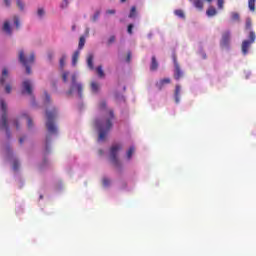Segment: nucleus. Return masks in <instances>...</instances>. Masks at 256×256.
Wrapping results in <instances>:
<instances>
[{"label": "nucleus", "instance_id": "nucleus-1", "mask_svg": "<svg viewBox=\"0 0 256 256\" xmlns=\"http://www.w3.org/2000/svg\"><path fill=\"white\" fill-rule=\"evenodd\" d=\"M104 113V118L102 120H96L95 122L99 131L98 141H105L113 127V120L115 119V112H113V109L105 110Z\"/></svg>", "mask_w": 256, "mask_h": 256}, {"label": "nucleus", "instance_id": "nucleus-2", "mask_svg": "<svg viewBox=\"0 0 256 256\" xmlns=\"http://www.w3.org/2000/svg\"><path fill=\"white\" fill-rule=\"evenodd\" d=\"M55 117H57V110L46 111V129L50 135H57V125H55Z\"/></svg>", "mask_w": 256, "mask_h": 256}, {"label": "nucleus", "instance_id": "nucleus-3", "mask_svg": "<svg viewBox=\"0 0 256 256\" xmlns=\"http://www.w3.org/2000/svg\"><path fill=\"white\" fill-rule=\"evenodd\" d=\"M1 109H2V122L0 123V129H5L8 137H11V132L9 130V123L7 122V104L5 100L0 101Z\"/></svg>", "mask_w": 256, "mask_h": 256}, {"label": "nucleus", "instance_id": "nucleus-4", "mask_svg": "<svg viewBox=\"0 0 256 256\" xmlns=\"http://www.w3.org/2000/svg\"><path fill=\"white\" fill-rule=\"evenodd\" d=\"M19 61L26 68L27 75H31V67L29 65L35 62V54H31L29 58H26L25 52L22 50L19 52Z\"/></svg>", "mask_w": 256, "mask_h": 256}, {"label": "nucleus", "instance_id": "nucleus-5", "mask_svg": "<svg viewBox=\"0 0 256 256\" xmlns=\"http://www.w3.org/2000/svg\"><path fill=\"white\" fill-rule=\"evenodd\" d=\"M121 149V144H114L110 148V159L115 167H121V162H119V158H117V155Z\"/></svg>", "mask_w": 256, "mask_h": 256}, {"label": "nucleus", "instance_id": "nucleus-6", "mask_svg": "<svg viewBox=\"0 0 256 256\" xmlns=\"http://www.w3.org/2000/svg\"><path fill=\"white\" fill-rule=\"evenodd\" d=\"M77 91L79 97H83V84L77 83V75H72V85L67 92V95H73V92Z\"/></svg>", "mask_w": 256, "mask_h": 256}, {"label": "nucleus", "instance_id": "nucleus-7", "mask_svg": "<svg viewBox=\"0 0 256 256\" xmlns=\"http://www.w3.org/2000/svg\"><path fill=\"white\" fill-rule=\"evenodd\" d=\"M249 40H244L242 42L241 51L243 55H247L249 53V49H251V45L255 43L256 35L254 31L249 32Z\"/></svg>", "mask_w": 256, "mask_h": 256}, {"label": "nucleus", "instance_id": "nucleus-8", "mask_svg": "<svg viewBox=\"0 0 256 256\" xmlns=\"http://www.w3.org/2000/svg\"><path fill=\"white\" fill-rule=\"evenodd\" d=\"M173 63H174V79L176 81H179L183 77V70H181V66L179 65V62L177 61V55H172Z\"/></svg>", "mask_w": 256, "mask_h": 256}, {"label": "nucleus", "instance_id": "nucleus-9", "mask_svg": "<svg viewBox=\"0 0 256 256\" xmlns=\"http://www.w3.org/2000/svg\"><path fill=\"white\" fill-rule=\"evenodd\" d=\"M230 43H231V31H226L222 34L220 45L221 47H229Z\"/></svg>", "mask_w": 256, "mask_h": 256}, {"label": "nucleus", "instance_id": "nucleus-10", "mask_svg": "<svg viewBox=\"0 0 256 256\" xmlns=\"http://www.w3.org/2000/svg\"><path fill=\"white\" fill-rule=\"evenodd\" d=\"M22 87H23L22 93H27V95H33V88L31 85V80H25L22 83Z\"/></svg>", "mask_w": 256, "mask_h": 256}, {"label": "nucleus", "instance_id": "nucleus-11", "mask_svg": "<svg viewBox=\"0 0 256 256\" xmlns=\"http://www.w3.org/2000/svg\"><path fill=\"white\" fill-rule=\"evenodd\" d=\"M180 95H181V86L176 85L175 92H174V99H175V103L177 104L181 101Z\"/></svg>", "mask_w": 256, "mask_h": 256}, {"label": "nucleus", "instance_id": "nucleus-12", "mask_svg": "<svg viewBox=\"0 0 256 256\" xmlns=\"http://www.w3.org/2000/svg\"><path fill=\"white\" fill-rule=\"evenodd\" d=\"M157 69H159V62H157V58L155 56H152L150 71H157Z\"/></svg>", "mask_w": 256, "mask_h": 256}, {"label": "nucleus", "instance_id": "nucleus-13", "mask_svg": "<svg viewBox=\"0 0 256 256\" xmlns=\"http://www.w3.org/2000/svg\"><path fill=\"white\" fill-rule=\"evenodd\" d=\"M93 53L88 54L87 56V65L89 67V69H91V71H93V69H95V66L93 65Z\"/></svg>", "mask_w": 256, "mask_h": 256}, {"label": "nucleus", "instance_id": "nucleus-14", "mask_svg": "<svg viewBox=\"0 0 256 256\" xmlns=\"http://www.w3.org/2000/svg\"><path fill=\"white\" fill-rule=\"evenodd\" d=\"M207 17H215L217 15V9L213 6H209V8L206 11Z\"/></svg>", "mask_w": 256, "mask_h": 256}, {"label": "nucleus", "instance_id": "nucleus-15", "mask_svg": "<svg viewBox=\"0 0 256 256\" xmlns=\"http://www.w3.org/2000/svg\"><path fill=\"white\" fill-rule=\"evenodd\" d=\"M79 55H81V50H76L72 55V65H77V61H79Z\"/></svg>", "mask_w": 256, "mask_h": 256}, {"label": "nucleus", "instance_id": "nucleus-16", "mask_svg": "<svg viewBox=\"0 0 256 256\" xmlns=\"http://www.w3.org/2000/svg\"><path fill=\"white\" fill-rule=\"evenodd\" d=\"M3 31L7 33V35H11L12 30H11V24H9V21H5L3 25Z\"/></svg>", "mask_w": 256, "mask_h": 256}, {"label": "nucleus", "instance_id": "nucleus-17", "mask_svg": "<svg viewBox=\"0 0 256 256\" xmlns=\"http://www.w3.org/2000/svg\"><path fill=\"white\" fill-rule=\"evenodd\" d=\"M196 9L203 10V0H190Z\"/></svg>", "mask_w": 256, "mask_h": 256}, {"label": "nucleus", "instance_id": "nucleus-18", "mask_svg": "<svg viewBox=\"0 0 256 256\" xmlns=\"http://www.w3.org/2000/svg\"><path fill=\"white\" fill-rule=\"evenodd\" d=\"M8 75H9V72L7 71L6 68H4L2 70V78L0 79L1 85H5V79H7Z\"/></svg>", "mask_w": 256, "mask_h": 256}, {"label": "nucleus", "instance_id": "nucleus-19", "mask_svg": "<svg viewBox=\"0 0 256 256\" xmlns=\"http://www.w3.org/2000/svg\"><path fill=\"white\" fill-rule=\"evenodd\" d=\"M255 3L256 0H248V7L252 13H255Z\"/></svg>", "mask_w": 256, "mask_h": 256}, {"label": "nucleus", "instance_id": "nucleus-20", "mask_svg": "<svg viewBox=\"0 0 256 256\" xmlns=\"http://www.w3.org/2000/svg\"><path fill=\"white\" fill-rule=\"evenodd\" d=\"M85 47V36H81L78 44V51H81Z\"/></svg>", "mask_w": 256, "mask_h": 256}, {"label": "nucleus", "instance_id": "nucleus-21", "mask_svg": "<svg viewBox=\"0 0 256 256\" xmlns=\"http://www.w3.org/2000/svg\"><path fill=\"white\" fill-rule=\"evenodd\" d=\"M96 72L98 74V77H100V78L105 77V72L103 71V66H98L96 68Z\"/></svg>", "mask_w": 256, "mask_h": 256}, {"label": "nucleus", "instance_id": "nucleus-22", "mask_svg": "<svg viewBox=\"0 0 256 256\" xmlns=\"http://www.w3.org/2000/svg\"><path fill=\"white\" fill-rule=\"evenodd\" d=\"M91 90L93 93H98L99 92V84L97 82H92Z\"/></svg>", "mask_w": 256, "mask_h": 256}, {"label": "nucleus", "instance_id": "nucleus-23", "mask_svg": "<svg viewBox=\"0 0 256 256\" xmlns=\"http://www.w3.org/2000/svg\"><path fill=\"white\" fill-rule=\"evenodd\" d=\"M134 153H135V147L131 146L127 151V159L130 160L133 157Z\"/></svg>", "mask_w": 256, "mask_h": 256}, {"label": "nucleus", "instance_id": "nucleus-24", "mask_svg": "<svg viewBox=\"0 0 256 256\" xmlns=\"http://www.w3.org/2000/svg\"><path fill=\"white\" fill-rule=\"evenodd\" d=\"M169 83H171V78H164L160 80V83H159L160 89L161 87H163V85H169Z\"/></svg>", "mask_w": 256, "mask_h": 256}, {"label": "nucleus", "instance_id": "nucleus-25", "mask_svg": "<svg viewBox=\"0 0 256 256\" xmlns=\"http://www.w3.org/2000/svg\"><path fill=\"white\" fill-rule=\"evenodd\" d=\"M136 15H137V8L135 6H132L130 10L129 18L133 19V17H136Z\"/></svg>", "mask_w": 256, "mask_h": 256}, {"label": "nucleus", "instance_id": "nucleus-26", "mask_svg": "<svg viewBox=\"0 0 256 256\" xmlns=\"http://www.w3.org/2000/svg\"><path fill=\"white\" fill-rule=\"evenodd\" d=\"M174 15L180 17V19H185V13L183 12V10H175Z\"/></svg>", "mask_w": 256, "mask_h": 256}, {"label": "nucleus", "instance_id": "nucleus-27", "mask_svg": "<svg viewBox=\"0 0 256 256\" xmlns=\"http://www.w3.org/2000/svg\"><path fill=\"white\" fill-rule=\"evenodd\" d=\"M19 166H20L19 160L14 159L13 162H12L13 170H14V171H19Z\"/></svg>", "mask_w": 256, "mask_h": 256}, {"label": "nucleus", "instance_id": "nucleus-28", "mask_svg": "<svg viewBox=\"0 0 256 256\" xmlns=\"http://www.w3.org/2000/svg\"><path fill=\"white\" fill-rule=\"evenodd\" d=\"M16 5L20 9V11H24L25 9V4L21 0H16Z\"/></svg>", "mask_w": 256, "mask_h": 256}, {"label": "nucleus", "instance_id": "nucleus-29", "mask_svg": "<svg viewBox=\"0 0 256 256\" xmlns=\"http://www.w3.org/2000/svg\"><path fill=\"white\" fill-rule=\"evenodd\" d=\"M115 41H116V37H115V35H112V36L109 37V39L107 41V45L108 46L113 45V43H115Z\"/></svg>", "mask_w": 256, "mask_h": 256}, {"label": "nucleus", "instance_id": "nucleus-30", "mask_svg": "<svg viewBox=\"0 0 256 256\" xmlns=\"http://www.w3.org/2000/svg\"><path fill=\"white\" fill-rule=\"evenodd\" d=\"M67 59V56L63 55L61 58H60V67L61 69H63V67H65V61Z\"/></svg>", "mask_w": 256, "mask_h": 256}, {"label": "nucleus", "instance_id": "nucleus-31", "mask_svg": "<svg viewBox=\"0 0 256 256\" xmlns=\"http://www.w3.org/2000/svg\"><path fill=\"white\" fill-rule=\"evenodd\" d=\"M102 183L104 187H109L111 185V180L108 178H103Z\"/></svg>", "mask_w": 256, "mask_h": 256}, {"label": "nucleus", "instance_id": "nucleus-32", "mask_svg": "<svg viewBox=\"0 0 256 256\" xmlns=\"http://www.w3.org/2000/svg\"><path fill=\"white\" fill-rule=\"evenodd\" d=\"M224 5H225V0H217L218 9H223Z\"/></svg>", "mask_w": 256, "mask_h": 256}, {"label": "nucleus", "instance_id": "nucleus-33", "mask_svg": "<svg viewBox=\"0 0 256 256\" xmlns=\"http://www.w3.org/2000/svg\"><path fill=\"white\" fill-rule=\"evenodd\" d=\"M26 119H27L28 129H31V127H33V120L29 116H26Z\"/></svg>", "mask_w": 256, "mask_h": 256}, {"label": "nucleus", "instance_id": "nucleus-34", "mask_svg": "<svg viewBox=\"0 0 256 256\" xmlns=\"http://www.w3.org/2000/svg\"><path fill=\"white\" fill-rule=\"evenodd\" d=\"M99 109H101V110L107 109V102L101 101L99 104Z\"/></svg>", "mask_w": 256, "mask_h": 256}, {"label": "nucleus", "instance_id": "nucleus-35", "mask_svg": "<svg viewBox=\"0 0 256 256\" xmlns=\"http://www.w3.org/2000/svg\"><path fill=\"white\" fill-rule=\"evenodd\" d=\"M38 17H43L45 15V10L43 8H39L37 11Z\"/></svg>", "mask_w": 256, "mask_h": 256}, {"label": "nucleus", "instance_id": "nucleus-36", "mask_svg": "<svg viewBox=\"0 0 256 256\" xmlns=\"http://www.w3.org/2000/svg\"><path fill=\"white\" fill-rule=\"evenodd\" d=\"M251 26H252L251 19L250 18L246 19V24H245L246 29H251Z\"/></svg>", "mask_w": 256, "mask_h": 256}, {"label": "nucleus", "instance_id": "nucleus-37", "mask_svg": "<svg viewBox=\"0 0 256 256\" xmlns=\"http://www.w3.org/2000/svg\"><path fill=\"white\" fill-rule=\"evenodd\" d=\"M232 20L233 21H239V13L233 12L232 13Z\"/></svg>", "mask_w": 256, "mask_h": 256}, {"label": "nucleus", "instance_id": "nucleus-38", "mask_svg": "<svg viewBox=\"0 0 256 256\" xmlns=\"http://www.w3.org/2000/svg\"><path fill=\"white\" fill-rule=\"evenodd\" d=\"M14 25H16V29H19L20 23H19V17L17 16L14 17Z\"/></svg>", "mask_w": 256, "mask_h": 256}, {"label": "nucleus", "instance_id": "nucleus-39", "mask_svg": "<svg viewBox=\"0 0 256 256\" xmlns=\"http://www.w3.org/2000/svg\"><path fill=\"white\" fill-rule=\"evenodd\" d=\"M69 77V72H64L62 74V79L64 81V83H67V78Z\"/></svg>", "mask_w": 256, "mask_h": 256}, {"label": "nucleus", "instance_id": "nucleus-40", "mask_svg": "<svg viewBox=\"0 0 256 256\" xmlns=\"http://www.w3.org/2000/svg\"><path fill=\"white\" fill-rule=\"evenodd\" d=\"M129 35H133V24H129L128 25V29H127Z\"/></svg>", "mask_w": 256, "mask_h": 256}, {"label": "nucleus", "instance_id": "nucleus-41", "mask_svg": "<svg viewBox=\"0 0 256 256\" xmlns=\"http://www.w3.org/2000/svg\"><path fill=\"white\" fill-rule=\"evenodd\" d=\"M68 5H69V0H63V3H62V5H61V7H62L63 9H65V7H68Z\"/></svg>", "mask_w": 256, "mask_h": 256}, {"label": "nucleus", "instance_id": "nucleus-42", "mask_svg": "<svg viewBox=\"0 0 256 256\" xmlns=\"http://www.w3.org/2000/svg\"><path fill=\"white\" fill-rule=\"evenodd\" d=\"M5 92L6 93H11V84H7L6 86H5Z\"/></svg>", "mask_w": 256, "mask_h": 256}, {"label": "nucleus", "instance_id": "nucleus-43", "mask_svg": "<svg viewBox=\"0 0 256 256\" xmlns=\"http://www.w3.org/2000/svg\"><path fill=\"white\" fill-rule=\"evenodd\" d=\"M99 15H101V12H96L93 16V21H97V19H99Z\"/></svg>", "mask_w": 256, "mask_h": 256}, {"label": "nucleus", "instance_id": "nucleus-44", "mask_svg": "<svg viewBox=\"0 0 256 256\" xmlns=\"http://www.w3.org/2000/svg\"><path fill=\"white\" fill-rule=\"evenodd\" d=\"M45 97H46V103H50L51 102V96H49V94L47 92H45Z\"/></svg>", "mask_w": 256, "mask_h": 256}, {"label": "nucleus", "instance_id": "nucleus-45", "mask_svg": "<svg viewBox=\"0 0 256 256\" xmlns=\"http://www.w3.org/2000/svg\"><path fill=\"white\" fill-rule=\"evenodd\" d=\"M106 13L107 15H115L116 12L114 9H112V10H107Z\"/></svg>", "mask_w": 256, "mask_h": 256}, {"label": "nucleus", "instance_id": "nucleus-46", "mask_svg": "<svg viewBox=\"0 0 256 256\" xmlns=\"http://www.w3.org/2000/svg\"><path fill=\"white\" fill-rule=\"evenodd\" d=\"M127 63L131 61V52L127 53V58H126Z\"/></svg>", "mask_w": 256, "mask_h": 256}, {"label": "nucleus", "instance_id": "nucleus-47", "mask_svg": "<svg viewBox=\"0 0 256 256\" xmlns=\"http://www.w3.org/2000/svg\"><path fill=\"white\" fill-rule=\"evenodd\" d=\"M4 3L6 7H9V5H11V0H4Z\"/></svg>", "mask_w": 256, "mask_h": 256}, {"label": "nucleus", "instance_id": "nucleus-48", "mask_svg": "<svg viewBox=\"0 0 256 256\" xmlns=\"http://www.w3.org/2000/svg\"><path fill=\"white\" fill-rule=\"evenodd\" d=\"M23 141H25V138H20V139H19L20 145H23Z\"/></svg>", "mask_w": 256, "mask_h": 256}, {"label": "nucleus", "instance_id": "nucleus-49", "mask_svg": "<svg viewBox=\"0 0 256 256\" xmlns=\"http://www.w3.org/2000/svg\"><path fill=\"white\" fill-rule=\"evenodd\" d=\"M14 124L16 125V129H19V122L15 121Z\"/></svg>", "mask_w": 256, "mask_h": 256}, {"label": "nucleus", "instance_id": "nucleus-50", "mask_svg": "<svg viewBox=\"0 0 256 256\" xmlns=\"http://www.w3.org/2000/svg\"><path fill=\"white\" fill-rule=\"evenodd\" d=\"M75 29H76V26L73 25V26H72V31H75Z\"/></svg>", "mask_w": 256, "mask_h": 256}, {"label": "nucleus", "instance_id": "nucleus-51", "mask_svg": "<svg viewBox=\"0 0 256 256\" xmlns=\"http://www.w3.org/2000/svg\"><path fill=\"white\" fill-rule=\"evenodd\" d=\"M99 154H100V155H103V150H99Z\"/></svg>", "mask_w": 256, "mask_h": 256}, {"label": "nucleus", "instance_id": "nucleus-52", "mask_svg": "<svg viewBox=\"0 0 256 256\" xmlns=\"http://www.w3.org/2000/svg\"><path fill=\"white\" fill-rule=\"evenodd\" d=\"M121 1V3H125V1H127V0H120Z\"/></svg>", "mask_w": 256, "mask_h": 256}, {"label": "nucleus", "instance_id": "nucleus-53", "mask_svg": "<svg viewBox=\"0 0 256 256\" xmlns=\"http://www.w3.org/2000/svg\"><path fill=\"white\" fill-rule=\"evenodd\" d=\"M8 153H11V149L8 148Z\"/></svg>", "mask_w": 256, "mask_h": 256}, {"label": "nucleus", "instance_id": "nucleus-54", "mask_svg": "<svg viewBox=\"0 0 256 256\" xmlns=\"http://www.w3.org/2000/svg\"><path fill=\"white\" fill-rule=\"evenodd\" d=\"M86 33H89V29L86 30Z\"/></svg>", "mask_w": 256, "mask_h": 256}]
</instances>
